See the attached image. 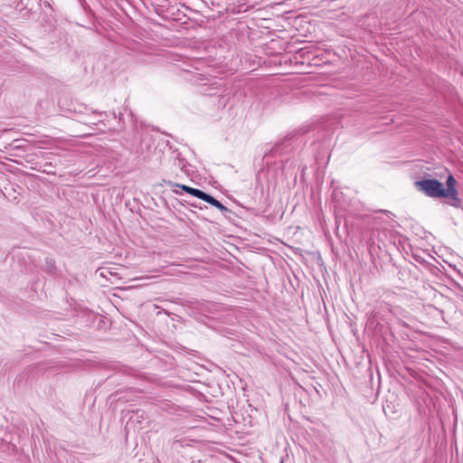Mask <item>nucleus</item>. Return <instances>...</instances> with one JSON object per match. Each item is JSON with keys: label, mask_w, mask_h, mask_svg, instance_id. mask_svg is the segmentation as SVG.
Here are the masks:
<instances>
[{"label": "nucleus", "mask_w": 463, "mask_h": 463, "mask_svg": "<svg viewBox=\"0 0 463 463\" xmlns=\"http://www.w3.org/2000/svg\"><path fill=\"white\" fill-rule=\"evenodd\" d=\"M453 90H454V89H453L452 87H450V86H449V93H450V94L452 93V91H453Z\"/></svg>", "instance_id": "9b49d317"}, {"label": "nucleus", "mask_w": 463, "mask_h": 463, "mask_svg": "<svg viewBox=\"0 0 463 463\" xmlns=\"http://www.w3.org/2000/svg\"><path fill=\"white\" fill-rule=\"evenodd\" d=\"M43 269L50 274H54L56 271L55 261L52 258H45Z\"/></svg>", "instance_id": "423d86ee"}, {"label": "nucleus", "mask_w": 463, "mask_h": 463, "mask_svg": "<svg viewBox=\"0 0 463 463\" xmlns=\"http://www.w3.org/2000/svg\"><path fill=\"white\" fill-rule=\"evenodd\" d=\"M440 299L444 303L448 304V307H447L448 310L445 311L443 308L439 309V308L436 307V312H438L439 314L444 325H448V326H452V317L449 316V313L450 312L455 313L456 307L449 300L446 299L443 295H440Z\"/></svg>", "instance_id": "f03ea898"}, {"label": "nucleus", "mask_w": 463, "mask_h": 463, "mask_svg": "<svg viewBox=\"0 0 463 463\" xmlns=\"http://www.w3.org/2000/svg\"><path fill=\"white\" fill-rule=\"evenodd\" d=\"M430 164H422L420 165H419L420 167V171H423V169H426V170H430V166H429Z\"/></svg>", "instance_id": "6e6552de"}, {"label": "nucleus", "mask_w": 463, "mask_h": 463, "mask_svg": "<svg viewBox=\"0 0 463 463\" xmlns=\"http://www.w3.org/2000/svg\"><path fill=\"white\" fill-rule=\"evenodd\" d=\"M203 201L210 203L211 205L218 208L223 214V216L227 217L228 213H231L232 211L229 210L226 206H224L220 201L216 200L211 194H205Z\"/></svg>", "instance_id": "20e7f679"}, {"label": "nucleus", "mask_w": 463, "mask_h": 463, "mask_svg": "<svg viewBox=\"0 0 463 463\" xmlns=\"http://www.w3.org/2000/svg\"><path fill=\"white\" fill-rule=\"evenodd\" d=\"M414 184L419 191L430 197H434V179L418 180Z\"/></svg>", "instance_id": "7ed1b4c3"}, {"label": "nucleus", "mask_w": 463, "mask_h": 463, "mask_svg": "<svg viewBox=\"0 0 463 463\" xmlns=\"http://www.w3.org/2000/svg\"><path fill=\"white\" fill-rule=\"evenodd\" d=\"M93 113L97 114V115H99V116H101L103 114L106 115V112H102V111H93Z\"/></svg>", "instance_id": "9d476101"}, {"label": "nucleus", "mask_w": 463, "mask_h": 463, "mask_svg": "<svg viewBox=\"0 0 463 463\" xmlns=\"http://www.w3.org/2000/svg\"><path fill=\"white\" fill-rule=\"evenodd\" d=\"M175 186L177 187H180L183 191L186 192L187 194H192L201 200L203 199L204 195L206 193H204L203 191L202 190H199V189H196V188H193L191 186H188V185H185V184H175Z\"/></svg>", "instance_id": "39448f33"}, {"label": "nucleus", "mask_w": 463, "mask_h": 463, "mask_svg": "<svg viewBox=\"0 0 463 463\" xmlns=\"http://www.w3.org/2000/svg\"><path fill=\"white\" fill-rule=\"evenodd\" d=\"M436 198L443 199L444 203L454 208H462L463 201L459 197L458 182L449 169L436 165Z\"/></svg>", "instance_id": "f257e3e1"}, {"label": "nucleus", "mask_w": 463, "mask_h": 463, "mask_svg": "<svg viewBox=\"0 0 463 463\" xmlns=\"http://www.w3.org/2000/svg\"><path fill=\"white\" fill-rule=\"evenodd\" d=\"M423 174H424V175L431 176V175H430V174H427V173H425V172H423Z\"/></svg>", "instance_id": "f8f14e48"}, {"label": "nucleus", "mask_w": 463, "mask_h": 463, "mask_svg": "<svg viewBox=\"0 0 463 463\" xmlns=\"http://www.w3.org/2000/svg\"><path fill=\"white\" fill-rule=\"evenodd\" d=\"M435 384H436V392L438 391V386L439 385V380L438 379V377L436 376V382H435Z\"/></svg>", "instance_id": "1a4fd4ad"}, {"label": "nucleus", "mask_w": 463, "mask_h": 463, "mask_svg": "<svg viewBox=\"0 0 463 463\" xmlns=\"http://www.w3.org/2000/svg\"><path fill=\"white\" fill-rule=\"evenodd\" d=\"M435 338H436V344L438 343V341H444L445 343H449V341L444 335H437V334L435 335Z\"/></svg>", "instance_id": "0eeeda50"}]
</instances>
